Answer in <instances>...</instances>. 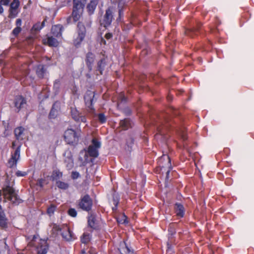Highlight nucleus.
I'll return each mask as SVG.
<instances>
[{"label":"nucleus","mask_w":254,"mask_h":254,"mask_svg":"<svg viewBox=\"0 0 254 254\" xmlns=\"http://www.w3.org/2000/svg\"><path fill=\"white\" fill-rule=\"evenodd\" d=\"M2 195H3L4 200H9L14 205H18L22 202V200L18 197L15 190L10 186L9 181L8 179L5 180V184L2 188V190H0V202L2 200Z\"/></svg>","instance_id":"f257e3e1"},{"label":"nucleus","mask_w":254,"mask_h":254,"mask_svg":"<svg viewBox=\"0 0 254 254\" xmlns=\"http://www.w3.org/2000/svg\"><path fill=\"white\" fill-rule=\"evenodd\" d=\"M86 0H73L72 17L74 22L77 21L83 11Z\"/></svg>","instance_id":"f03ea898"},{"label":"nucleus","mask_w":254,"mask_h":254,"mask_svg":"<svg viewBox=\"0 0 254 254\" xmlns=\"http://www.w3.org/2000/svg\"><path fill=\"white\" fill-rule=\"evenodd\" d=\"M93 206V200L88 194H86L80 197L78 200L77 207L83 211L90 212Z\"/></svg>","instance_id":"7ed1b4c3"},{"label":"nucleus","mask_w":254,"mask_h":254,"mask_svg":"<svg viewBox=\"0 0 254 254\" xmlns=\"http://www.w3.org/2000/svg\"><path fill=\"white\" fill-rule=\"evenodd\" d=\"M80 134L72 128H67L64 133V139L68 144L75 146L79 141Z\"/></svg>","instance_id":"20e7f679"},{"label":"nucleus","mask_w":254,"mask_h":254,"mask_svg":"<svg viewBox=\"0 0 254 254\" xmlns=\"http://www.w3.org/2000/svg\"><path fill=\"white\" fill-rule=\"evenodd\" d=\"M86 33V28L81 22H79L77 26V36H75L73 40L74 45L78 47L84 39Z\"/></svg>","instance_id":"39448f33"},{"label":"nucleus","mask_w":254,"mask_h":254,"mask_svg":"<svg viewBox=\"0 0 254 254\" xmlns=\"http://www.w3.org/2000/svg\"><path fill=\"white\" fill-rule=\"evenodd\" d=\"M160 166L161 167V170H166V179L168 180L169 178V174L172 169V166L171 163V159L167 155L163 154L160 158Z\"/></svg>","instance_id":"423d86ee"},{"label":"nucleus","mask_w":254,"mask_h":254,"mask_svg":"<svg viewBox=\"0 0 254 254\" xmlns=\"http://www.w3.org/2000/svg\"><path fill=\"white\" fill-rule=\"evenodd\" d=\"M91 142L92 145L87 148V153L90 157L97 158L99 155L98 149L101 147V142L95 138L92 139Z\"/></svg>","instance_id":"0eeeda50"},{"label":"nucleus","mask_w":254,"mask_h":254,"mask_svg":"<svg viewBox=\"0 0 254 254\" xmlns=\"http://www.w3.org/2000/svg\"><path fill=\"white\" fill-rule=\"evenodd\" d=\"M113 19V9L111 7H109L106 10L105 14L103 18L100 21L101 25L105 28L109 27L111 24Z\"/></svg>","instance_id":"6e6552de"},{"label":"nucleus","mask_w":254,"mask_h":254,"mask_svg":"<svg viewBox=\"0 0 254 254\" xmlns=\"http://www.w3.org/2000/svg\"><path fill=\"white\" fill-rule=\"evenodd\" d=\"M70 114L72 119L76 123H85L87 122L86 115L80 113L76 108L71 107Z\"/></svg>","instance_id":"1a4fd4ad"},{"label":"nucleus","mask_w":254,"mask_h":254,"mask_svg":"<svg viewBox=\"0 0 254 254\" xmlns=\"http://www.w3.org/2000/svg\"><path fill=\"white\" fill-rule=\"evenodd\" d=\"M14 105L19 112L21 109L26 108L27 101L21 95L17 96L14 99Z\"/></svg>","instance_id":"9d476101"},{"label":"nucleus","mask_w":254,"mask_h":254,"mask_svg":"<svg viewBox=\"0 0 254 254\" xmlns=\"http://www.w3.org/2000/svg\"><path fill=\"white\" fill-rule=\"evenodd\" d=\"M26 130L23 127H18L14 130L15 137L17 141H22L26 137Z\"/></svg>","instance_id":"9b49d317"},{"label":"nucleus","mask_w":254,"mask_h":254,"mask_svg":"<svg viewBox=\"0 0 254 254\" xmlns=\"http://www.w3.org/2000/svg\"><path fill=\"white\" fill-rule=\"evenodd\" d=\"M65 157L64 162L67 170H71L74 166L73 159L71 152L69 150H66L64 153Z\"/></svg>","instance_id":"f8f14e48"},{"label":"nucleus","mask_w":254,"mask_h":254,"mask_svg":"<svg viewBox=\"0 0 254 254\" xmlns=\"http://www.w3.org/2000/svg\"><path fill=\"white\" fill-rule=\"evenodd\" d=\"M95 59V56L91 52H88L86 55L85 63L89 72L93 69V65Z\"/></svg>","instance_id":"ddd939ff"},{"label":"nucleus","mask_w":254,"mask_h":254,"mask_svg":"<svg viewBox=\"0 0 254 254\" xmlns=\"http://www.w3.org/2000/svg\"><path fill=\"white\" fill-rule=\"evenodd\" d=\"M63 229L61 235L64 239L69 241L74 239L73 233L67 226H63Z\"/></svg>","instance_id":"4468645a"},{"label":"nucleus","mask_w":254,"mask_h":254,"mask_svg":"<svg viewBox=\"0 0 254 254\" xmlns=\"http://www.w3.org/2000/svg\"><path fill=\"white\" fill-rule=\"evenodd\" d=\"M174 210L176 216L179 218H183L184 216L185 209L183 205L180 203H176L174 205Z\"/></svg>","instance_id":"2eb2a0df"},{"label":"nucleus","mask_w":254,"mask_h":254,"mask_svg":"<svg viewBox=\"0 0 254 254\" xmlns=\"http://www.w3.org/2000/svg\"><path fill=\"white\" fill-rule=\"evenodd\" d=\"M107 64V59L106 58H102L97 62L96 71H98L100 74H103Z\"/></svg>","instance_id":"dca6fc26"},{"label":"nucleus","mask_w":254,"mask_h":254,"mask_svg":"<svg viewBox=\"0 0 254 254\" xmlns=\"http://www.w3.org/2000/svg\"><path fill=\"white\" fill-rule=\"evenodd\" d=\"M94 97V93L91 91L87 92L84 96V100L86 105L90 108H92Z\"/></svg>","instance_id":"f3484780"},{"label":"nucleus","mask_w":254,"mask_h":254,"mask_svg":"<svg viewBox=\"0 0 254 254\" xmlns=\"http://www.w3.org/2000/svg\"><path fill=\"white\" fill-rule=\"evenodd\" d=\"M7 227V219L6 217L4 211L0 205V227L6 228Z\"/></svg>","instance_id":"a211bd4d"},{"label":"nucleus","mask_w":254,"mask_h":254,"mask_svg":"<svg viewBox=\"0 0 254 254\" xmlns=\"http://www.w3.org/2000/svg\"><path fill=\"white\" fill-rule=\"evenodd\" d=\"M63 26L61 24L55 25L52 26L51 33L54 36L60 37L62 35Z\"/></svg>","instance_id":"6ab92c4d"},{"label":"nucleus","mask_w":254,"mask_h":254,"mask_svg":"<svg viewBox=\"0 0 254 254\" xmlns=\"http://www.w3.org/2000/svg\"><path fill=\"white\" fill-rule=\"evenodd\" d=\"M98 2L99 0H91L90 2L88 3L86 8L89 15H92L94 13Z\"/></svg>","instance_id":"aec40b11"},{"label":"nucleus","mask_w":254,"mask_h":254,"mask_svg":"<svg viewBox=\"0 0 254 254\" xmlns=\"http://www.w3.org/2000/svg\"><path fill=\"white\" fill-rule=\"evenodd\" d=\"M88 225L90 228L96 229L97 223L96 222V215L94 213H89L88 217Z\"/></svg>","instance_id":"412c9836"},{"label":"nucleus","mask_w":254,"mask_h":254,"mask_svg":"<svg viewBox=\"0 0 254 254\" xmlns=\"http://www.w3.org/2000/svg\"><path fill=\"white\" fill-rule=\"evenodd\" d=\"M49 246L46 241H43L37 247V254H47Z\"/></svg>","instance_id":"4be33fe9"},{"label":"nucleus","mask_w":254,"mask_h":254,"mask_svg":"<svg viewBox=\"0 0 254 254\" xmlns=\"http://www.w3.org/2000/svg\"><path fill=\"white\" fill-rule=\"evenodd\" d=\"M46 71V69L45 68V65L43 64H38L36 67V75L40 79L44 78Z\"/></svg>","instance_id":"5701e85b"},{"label":"nucleus","mask_w":254,"mask_h":254,"mask_svg":"<svg viewBox=\"0 0 254 254\" xmlns=\"http://www.w3.org/2000/svg\"><path fill=\"white\" fill-rule=\"evenodd\" d=\"M119 250L121 254H134L133 250L125 242H124Z\"/></svg>","instance_id":"b1692460"},{"label":"nucleus","mask_w":254,"mask_h":254,"mask_svg":"<svg viewBox=\"0 0 254 254\" xmlns=\"http://www.w3.org/2000/svg\"><path fill=\"white\" fill-rule=\"evenodd\" d=\"M120 127L124 130H127L131 127V122L128 118L121 120L120 123Z\"/></svg>","instance_id":"393cba45"},{"label":"nucleus","mask_w":254,"mask_h":254,"mask_svg":"<svg viewBox=\"0 0 254 254\" xmlns=\"http://www.w3.org/2000/svg\"><path fill=\"white\" fill-rule=\"evenodd\" d=\"M63 177V173L59 170H55L53 171L51 175L52 180L54 181H59L58 180L62 178Z\"/></svg>","instance_id":"a878e982"},{"label":"nucleus","mask_w":254,"mask_h":254,"mask_svg":"<svg viewBox=\"0 0 254 254\" xmlns=\"http://www.w3.org/2000/svg\"><path fill=\"white\" fill-rule=\"evenodd\" d=\"M46 19H45L42 23L38 22L33 25L32 30L34 32H38L45 26Z\"/></svg>","instance_id":"bb28decb"},{"label":"nucleus","mask_w":254,"mask_h":254,"mask_svg":"<svg viewBox=\"0 0 254 254\" xmlns=\"http://www.w3.org/2000/svg\"><path fill=\"white\" fill-rule=\"evenodd\" d=\"M113 204L114 205L112 207V210L114 212H116L118 209V206L120 201V197L116 194L113 195Z\"/></svg>","instance_id":"cd10ccee"},{"label":"nucleus","mask_w":254,"mask_h":254,"mask_svg":"<svg viewBox=\"0 0 254 254\" xmlns=\"http://www.w3.org/2000/svg\"><path fill=\"white\" fill-rule=\"evenodd\" d=\"M21 143L18 145L17 148L15 150L13 153H11V156L16 159L17 160H19L20 157V148Z\"/></svg>","instance_id":"c85d7f7f"},{"label":"nucleus","mask_w":254,"mask_h":254,"mask_svg":"<svg viewBox=\"0 0 254 254\" xmlns=\"http://www.w3.org/2000/svg\"><path fill=\"white\" fill-rule=\"evenodd\" d=\"M47 43L49 46L56 47L59 45V42L56 39L51 37H49L47 39Z\"/></svg>","instance_id":"c756f323"},{"label":"nucleus","mask_w":254,"mask_h":254,"mask_svg":"<svg viewBox=\"0 0 254 254\" xmlns=\"http://www.w3.org/2000/svg\"><path fill=\"white\" fill-rule=\"evenodd\" d=\"M56 186L60 189L65 190L69 187V185L67 183H65L61 181H56Z\"/></svg>","instance_id":"7c9ffc66"},{"label":"nucleus","mask_w":254,"mask_h":254,"mask_svg":"<svg viewBox=\"0 0 254 254\" xmlns=\"http://www.w3.org/2000/svg\"><path fill=\"white\" fill-rule=\"evenodd\" d=\"M177 225L176 223H170L168 227L169 235L171 236L176 234V226Z\"/></svg>","instance_id":"2f4dec72"},{"label":"nucleus","mask_w":254,"mask_h":254,"mask_svg":"<svg viewBox=\"0 0 254 254\" xmlns=\"http://www.w3.org/2000/svg\"><path fill=\"white\" fill-rule=\"evenodd\" d=\"M57 105V103H55L52 106V108L51 110V111L49 114V117L51 119L55 118L58 115V110L55 108L56 106Z\"/></svg>","instance_id":"473e14b6"},{"label":"nucleus","mask_w":254,"mask_h":254,"mask_svg":"<svg viewBox=\"0 0 254 254\" xmlns=\"http://www.w3.org/2000/svg\"><path fill=\"white\" fill-rule=\"evenodd\" d=\"M91 238V235L90 234L84 233L81 237V242L83 244L88 243Z\"/></svg>","instance_id":"72a5a7b5"},{"label":"nucleus","mask_w":254,"mask_h":254,"mask_svg":"<svg viewBox=\"0 0 254 254\" xmlns=\"http://www.w3.org/2000/svg\"><path fill=\"white\" fill-rule=\"evenodd\" d=\"M18 160L14 158L12 156L10 157V159L8 161V166L10 168H12L16 166Z\"/></svg>","instance_id":"f704fd0d"},{"label":"nucleus","mask_w":254,"mask_h":254,"mask_svg":"<svg viewBox=\"0 0 254 254\" xmlns=\"http://www.w3.org/2000/svg\"><path fill=\"white\" fill-rule=\"evenodd\" d=\"M198 28H193L192 29H187L186 31V34L190 37H193L196 32H197Z\"/></svg>","instance_id":"c9c22d12"},{"label":"nucleus","mask_w":254,"mask_h":254,"mask_svg":"<svg viewBox=\"0 0 254 254\" xmlns=\"http://www.w3.org/2000/svg\"><path fill=\"white\" fill-rule=\"evenodd\" d=\"M56 209V206L54 204H51L47 210V213L49 216L52 215Z\"/></svg>","instance_id":"e433bc0d"},{"label":"nucleus","mask_w":254,"mask_h":254,"mask_svg":"<svg viewBox=\"0 0 254 254\" xmlns=\"http://www.w3.org/2000/svg\"><path fill=\"white\" fill-rule=\"evenodd\" d=\"M19 6V0H13L10 5L9 9H16L18 8Z\"/></svg>","instance_id":"4c0bfd02"},{"label":"nucleus","mask_w":254,"mask_h":254,"mask_svg":"<svg viewBox=\"0 0 254 254\" xmlns=\"http://www.w3.org/2000/svg\"><path fill=\"white\" fill-rule=\"evenodd\" d=\"M98 119L101 124H104L107 121L106 116L103 113H99L97 115Z\"/></svg>","instance_id":"58836bf2"},{"label":"nucleus","mask_w":254,"mask_h":254,"mask_svg":"<svg viewBox=\"0 0 254 254\" xmlns=\"http://www.w3.org/2000/svg\"><path fill=\"white\" fill-rule=\"evenodd\" d=\"M8 17L12 19L16 17L17 15L18 12L16 9H9Z\"/></svg>","instance_id":"ea45409f"},{"label":"nucleus","mask_w":254,"mask_h":254,"mask_svg":"<svg viewBox=\"0 0 254 254\" xmlns=\"http://www.w3.org/2000/svg\"><path fill=\"white\" fill-rule=\"evenodd\" d=\"M134 139L131 136H129L127 140V145L128 148V149H131L132 145L134 144Z\"/></svg>","instance_id":"a19ab883"},{"label":"nucleus","mask_w":254,"mask_h":254,"mask_svg":"<svg viewBox=\"0 0 254 254\" xmlns=\"http://www.w3.org/2000/svg\"><path fill=\"white\" fill-rule=\"evenodd\" d=\"M67 213L69 216H70L72 217H75L77 215L76 210H75V209L73 208H70L68 210Z\"/></svg>","instance_id":"79ce46f5"},{"label":"nucleus","mask_w":254,"mask_h":254,"mask_svg":"<svg viewBox=\"0 0 254 254\" xmlns=\"http://www.w3.org/2000/svg\"><path fill=\"white\" fill-rule=\"evenodd\" d=\"M22 29L21 27H15L13 29V30L12 31V33L13 35H14L15 37L17 36L19 34L21 31Z\"/></svg>","instance_id":"37998d69"},{"label":"nucleus","mask_w":254,"mask_h":254,"mask_svg":"<svg viewBox=\"0 0 254 254\" xmlns=\"http://www.w3.org/2000/svg\"><path fill=\"white\" fill-rule=\"evenodd\" d=\"M63 226L61 227L60 225H58L57 224H54L53 227V230L58 232L60 231H62L63 230Z\"/></svg>","instance_id":"c03bdc74"},{"label":"nucleus","mask_w":254,"mask_h":254,"mask_svg":"<svg viewBox=\"0 0 254 254\" xmlns=\"http://www.w3.org/2000/svg\"><path fill=\"white\" fill-rule=\"evenodd\" d=\"M15 175L17 177H24L27 175V173L26 172L18 170L16 172Z\"/></svg>","instance_id":"a18cd8bd"},{"label":"nucleus","mask_w":254,"mask_h":254,"mask_svg":"<svg viewBox=\"0 0 254 254\" xmlns=\"http://www.w3.org/2000/svg\"><path fill=\"white\" fill-rule=\"evenodd\" d=\"M79 176H80V175L78 172H76V171H75V172L73 171L71 173V177L72 179L74 180V179H77L79 177Z\"/></svg>","instance_id":"49530a36"},{"label":"nucleus","mask_w":254,"mask_h":254,"mask_svg":"<svg viewBox=\"0 0 254 254\" xmlns=\"http://www.w3.org/2000/svg\"><path fill=\"white\" fill-rule=\"evenodd\" d=\"M124 16V9L123 8H119V19L120 20Z\"/></svg>","instance_id":"de8ad7c7"},{"label":"nucleus","mask_w":254,"mask_h":254,"mask_svg":"<svg viewBox=\"0 0 254 254\" xmlns=\"http://www.w3.org/2000/svg\"><path fill=\"white\" fill-rule=\"evenodd\" d=\"M9 0H0V4L1 5L7 6L9 4Z\"/></svg>","instance_id":"09e8293b"},{"label":"nucleus","mask_w":254,"mask_h":254,"mask_svg":"<svg viewBox=\"0 0 254 254\" xmlns=\"http://www.w3.org/2000/svg\"><path fill=\"white\" fill-rule=\"evenodd\" d=\"M60 81L59 80H56L55 82H54V88H57V89H58L60 87Z\"/></svg>","instance_id":"8fccbe9b"},{"label":"nucleus","mask_w":254,"mask_h":254,"mask_svg":"<svg viewBox=\"0 0 254 254\" xmlns=\"http://www.w3.org/2000/svg\"><path fill=\"white\" fill-rule=\"evenodd\" d=\"M15 24L16 25V27H21L22 25V20L20 18H18L16 20Z\"/></svg>","instance_id":"3c124183"},{"label":"nucleus","mask_w":254,"mask_h":254,"mask_svg":"<svg viewBox=\"0 0 254 254\" xmlns=\"http://www.w3.org/2000/svg\"><path fill=\"white\" fill-rule=\"evenodd\" d=\"M124 112L127 116H129L131 113L130 109L128 108H125L124 110Z\"/></svg>","instance_id":"603ef678"},{"label":"nucleus","mask_w":254,"mask_h":254,"mask_svg":"<svg viewBox=\"0 0 254 254\" xmlns=\"http://www.w3.org/2000/svg\"><path fill=\"white\" fill-rule=\"evenodd\" d=\"M113 37V35L111 33H107L105 34V37L106 39L109 40L111 39Z\"/></svg>","instance_id":"864d4df0"},{"label":"nucleus","mask_w":254,"mask_h":254,"mask_svg":"<svg viewBox=\"0 0 254 254\" xmlns=\"http://www.w3.org/2000/svg\"><path fill=\"white\" fill-rule=\"evenodd\" d=\"M113 3L118 2H120L121 3L122 1H124V0H111Z\"/></svg>","instance_id":"5fc2aeb1"},{"label":"nucleus","mask_w":254,"mask_h":254,"mask_svg":"<svg viewBox=\"0 0 254 254\" xmlns=\"http://www.w3.org/2000/svg\"><path fill=\"white\" fill-rule=\"evenodd\" d=\"M3 12V8L1 5L0 4V14H2Z\"/></svg>","instance_id":"6e6d98bb"},{"label":"nucleus","mask_w":254,"mask_h":254,"mask_svg":"<svg viewBox=\"0 0 254 254\" xmlns=\"http://www.w3.org/2000/svg\"><path fill=\"white\" fill-rule=\"evenodd\" d=\"M16 145H17L16 141H15L12 142V147L13 148H14Z\"/></svg>","instance_id":"4d7b16f0"},{"label":"nucleus","mask_w":254,"mask_h":254,"mask_svg":"<svg viewBox=\"0 0 254 254\" xmlns=\"http://www.w3.org/2000/svg\"><path fill=\"white\" fill-rule=\"evenodd\" d=\"M39 186H40L41 187H43V182H42V180H39Z\"/></svg>","instance_id":"13d9d810"},{"label":"nucleus","mask_w":254,"mask_h":254,"mask_svg":"<svg viewBox=\"0 0 254 254\" xmlns=\"http://www.w3.org/2000/svg\"><path fill=\"white\" fill-rule=\"evenodd\" d=\"M158 131L160 133H162V131L161 130V129L159 128V127H158Z\"/></svg>","instance_id":"bf43d9fd"},{"label":"nucleus","mask_w":254,"mask_h":254,"mask_svg":"<svg viewBox=\"0 0 254 254\" xmlns=\"http://www.w3.org/2000/svg\"><path fill=\"white\" fill-rule=\"evenodd\" d=\"M4 249H6V247H7V245H6V244L5 243H4Z\"/></svg>","instance_id":"052dcab7"},{"label":"nucleus","mask_w":254,"mask_h":254,"mask_svg":"<svg viewBox=\"0 0 254 254\" xmlns=\"http://www.w3.org/2000/svg\"><path fill=\"white\" fill-rule=\"evenodd\" d=\"M183 139L184 140H185L187 139V138L186 137V136H185L184 135L183 136Z\"/></svg>","instance_id":"680f3d73"},{"label":"nucleus","mask_w":254,"mask_h":254,"mask_svg":"<svg viewBox=\"0 0 254 254\" xmlns=\"http://www.w3.org/2000/svg\"><path fill=\"white\" fill-rule=\"evenodd\" d=\"M102 40L103 42H104V44H106V41L104 39H102Z\"/></svg>","instance_id":"e2e57ef3"},{"label":"nucleus","mask_w":254,"mask_h":254,"mask_svg":"<svg viewBox=\"0 0 254 254\" xmlns=\"http://www.w3.org/2000/svg\"><path fill=\"white\" fill-rule=\"evenodd\" d=\"M81 254H86V253L84 251H82V253H81Z\"/></svg>","instance_id":"0e129e2a"},{"label":"nucleus","mask_w":254,"mask_h":254,"mask_svg":"<svg viewBox=\"0 0 254 254\" xmlns=\"http://www.w3.org/2000/svg\"><path fill=\"white\" fill-rule=\"evenodd\" d=\"M86 157H88V156H87V155L85 154V159L86 160H87Z\"/></svg>","instance_id":"69168bd1"},{"label":"nucleus","mask_w":254,"mask_h":254,"mask_svg":"<svg viewBox=\"0 0 254 254\" xmlns=\"http://www.w3.org/2000/svg\"><path fill=\"white\" fill-rule=\"evenodd\" d=\"M124 100L126 101L125 97H123V99H122V101H124Z\"/></svg>","instance_id":"338daca9"},{"label":"nucleus","mask_w":254,"mask_h":254,"mask_svg":"<svg viewBox=\"0 0 254 254\" xmlns=\"http://www.w3.org/2000/svg\"><path fill=\"white\" fill-rule=\"evenodd\" d=\"M91 161L92 162L93 161V160L91 159Z\"/></svg>","instance_id":"774afa93"}]
</instances>
